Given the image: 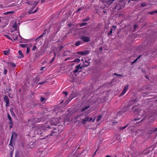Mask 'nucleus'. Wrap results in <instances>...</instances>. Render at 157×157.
<instances>
[{
	"label": "nucleus",
	"mask_w": 157,
	"mask_h": 157,
	"mask_svg": "<svg viewBox=\"0 0 157 157\" xmlns=\"http://www.w3.org/2000/svg\"><path fill=\"white\" fill-rule=\"evenodd\" d=\"M146 108L143 109H139L138 106L137 105H135L133 106L132 109L134 113L135 114L140 115L141 117H143V118L141 120L138 122L139 123H141V121H143L144 120H145L147 118V112H150V109H145Z\"/></svg>",
	"instance_id": "nucleus-1"
},
{
	"label": "nucleus",
	"mask_w": 157,
	"mask_h": 157,
	"mask_svg": "<svg viewBox=\"0 0 157 157\" xmlns=\"http://www.w3.org/2000/svg\"><path fill=\"white\" fill-rule=\"evenodd\" d=\"M69 113L73 114V118L71 119L72 123L76 125L78 124V106H73L71 109H68Z\"/></svg>",
	"instance_id": "nucleus-2"
},
{
	"label": "nucleus",
	"mask_w": 157,
	"mask_h": 157,
	"mask_svg": "<svg viewBox=\"0 0 157 157\" xmlns=\"http://www.w3.org/2000/svg\"><path fill=\"white\" fill-rule=\"evenodd\" d=\"M137 101V99H135L134 100H132L129 101L128 104L126 106H124L121 110L118 111L117 113V117L118 116H121L123 115L124 113L129 110L128 107Z\"/></svg>",
	"instance_id": "nucleus-3"
},
{
	"label": "nucleus",
	"mask_w": 157,
	"mask_h": 157,
	"mask_svg": "<svg viewBox=\"0 0 157 157\" xmlns=\"http://www.w3.org/2000/svg\"><path fill=\"white\" fill-rule=\"evenodd\" d=\"M38 2L34 1H29L27 2V3H28V5L31 6V7H30V9L29 11H28V13L29 14L34 13L38 11V8H36L35 10L33 11V10L36 6Z\"/></svg>",
	"instance_id": "nucleus-4"
},
{
	"label": "nucleus",
	"mask_w": 157,
	"mask_h": 157,
	"mask_svg": "<svg viewBox=\"0 0 157 157\" xmlns=\"http://www.w3.org/2000/svg\"><path fill=\"white\" fill-rule=\"evenodd\" d=\"M51 124L48 125L46 128H51L52 126H56L59 123V121L57 118H53L50 121Z\"/></svg>",
	"instance_id": "nucleus-5"
},
{
	"label": "nucleus",
	"mask_w": 157,
	"mask_h": 157,
	"mask_svg": "<svg viewBox=\"0 0 157 157\" xmlns=\"http://www.w3.org/2000/svg\"><path fill=\"white\" fill-rule=\"evenodd\" d=\"M81 61L83 63V66L84 67H87L90 64L89 62L86 60L85 58L82 57L81 59Z\"/></svg>",
	"instance_id": "nucleus-6"
},
{
	"label": "nucleus",
	"mask_w": 157,
	"mask_h": 157,
	"mask_svg": "<svg viewBox=\"0 0 157 157\" xmlns=\"http://www.w3.org/2000/svg\"><path fill=\"white\" fill-rule=\"evenodd\" d=\"M146 151V150H144L143 152L139 153L138 155L136 156V157H143L145 155L149 153V152H147Z\"/></svg>",
	"instance_id": "nucleus-7"
},
{
	"label": "nucleus",
	"mask_w": 157,
	"mask_h": 157,
	"mask_svg": "<svg viewBox=\"0 0 157 157\" xmlns=\"http://www.w3.org/2000/svg\"><path fill=\"white\" fill-rule=\"evenodd\" d=\"M18 136V135L15 132H13L12 133V135L11 139L13 140V141L15 140L17 137Z\"/></svg>",
	"instance_id": "nucleus-8"
},
{
	"label": "nucleus",
	"mask_w": 157,
	"mask_h": 157,
	"mask_svg": "<svg viewBox=\"0 0 157 157\" xmlns=\"http://www.w3.org/2000/svg\"><path fill=\"white\" fill-rule=\"evenodd\" d=\"M18 36H20L19 32H16L15 33H14L12 36L14 41H15L17 39Z\"/></svg>",
	"instance_id": "nucleus-9"
},
{
	"label": "nucleus",
	"mask_w": 157,
	"mask_h": 157,
	"mask_svg": "<svg viewBox=\"0 0 157 157\" xmlns=\"http://www.w3.org/2000/svg\"><path fill=\"white\" fill-rule=\"evenodd\" d=\"M80 38L82 41L85 42H87L90 41V37H89L84 36Z\"/></svg>",
	"instance_id": "nucleus-10"
},
{
	"label": "nucleus",
	"mask_w": 157,
	"mask_h": 157,
	"mask_svg": "<svg viewBox=\"0 0 157 157\" xmlns=\"http://www.w3.org/2000/svg\"><path fill=\"white\" fill-rule=\"evenodd\" d=\"M90 53V51L88 50H86L84 51L79 52V55H86Z\"/></svg>",
	"instance_id": "nucleus-11"
},
{
	"label": "nucleus",
	"mask_w": 157,
	"mask_h": 157,
	"mask_svg": "<svg viewBox=\"0 0 157 157\" xmlns=\"http://www.w3.org/2000/svg\"><path fill=\"white\" fill-rule=\"evenodd\" d=\"M44 120V118L43 117H40L39 118L36 117L34 120L36 123L43 121Z\"/></svg>",
	"instance_id": "nucleus-12"
},
{
	"label": "nucleus",
	"mask_w": 157,
	"mask_h": 157,
	"mask_svg": "<svg viewBox=\"0 0 157 157\" xmlns=\"http://www.w3.org/2000/svg\"><path fill=\"white\" fill-rule=\"evenodd\" d=\"M157 131V128H152L151 130L149 131L148 132V134H152L155 133V132Z\"/></svg>",
	"instance_id": "nucleus-13"
},
{
	"label": "nucleus",
	"mask_w": 157,
	"mask_h": 157,
	"mask_svg": "<svg viewBox=\"0 0 157 157\" xmlns=\"http://www.w3.org/2000/svg\"><path fill=\"white\" fill-rule=\"evenodd\" d=\"M72 99H67L62 104L63 106L64 107L66 106L71 100Z\"/></svg>",
	"instance_id": "nucleus-14"
},
{
	"label": "nucleus",
	"mask_w": 157,
	"mask_h": 157,
	"mask_svg": "<svg viewBox=\"0 0 157 157\" xmlns=\"http://www.w3.org/2000/svg\"><path fill=\"white\" fill-rule=\"evenodd\" d=\"M46 31H47V30L46 29L44 31L43 33H42L41 35L38 37L36 38L35 39V41H39V39L40 38L44 36V35L46 34Z\"/></svg>",
	"instance_id": "nucleus-15"
},
{
	"label": "nucleus",
	"mask_w": 157,
	"mask_h": 157,
	"mask_svg": "<svg viewBox=\"0 0 157 157\" xmlns=\"http://www.w3.org/2000/svg\"><path fill=\"white\" fill-rule=\"evenodd\" d=\"M115 0H105V2L108 5H111Z\"/></svg>",
	"instance_id": "nucleus-16"
},
{
	"label": "nucleus",
	"mask_w": 157,
	"mask_h": 157,
	"mask_svg": "<svg viewBox=\"0 0 157 157\" xmlns=\"http://www.w3.org/2000/svg\"><path fill=\"white\" fill-rule=\"evenodd\" d=\"M90 117H86L84 118V119H83L82 120V122L83 124H85L86 121H89Z\"/></svg>",
	"instance_id": "nucleus-17"
},
{
	"label": "nucleus",
	"mask_w": 157,
	"mask_h": 157,
	"mask_svg": "<svg viewBox=\"0 0 157 157\" xmlns=\"http://www.w3.org/2000/svg\"><path fill=\"white\" fill-rule=\"evenodd\" d=\"M19 55L18 58L21 59L24 57V55L22 53V51L21 50H19L18 52Z\"/></svg>",
	"instance_id": "nucleus-18"
},
{
	"label": "nucleus",
	"mask_w": 157,
	"mask_h": 157,
	"mask_svg": "<svg viewBox=\"0 0 157 157\" xmlns=\"http://www.w3.org/2000/svg\"><path fill=\"white\" fill-rule=\"evenodd\" d=\"M4 101L6 102V106H8L9 105V99H4Z\"/></svg>",
	"instance_id": "nucleus-19"
},
{
	"label": "nucleus",
	"mask_w": 157,
	"mask_h": 157,
	"mask_svg": "<svg viewBox=\"0 0 157 157\" xmlns=\"http://www.w3.org/2000/svg\"><path fill=\"white\" fill-rule=\"evenodd\" d=\"M90 106V105H87L86 106L84 107H83L81 109V111L82 112H83L84 111H85L86 109H88V108H89Z\"/></svg>",
	"instance_id": "nucleus-20"
},
{
	"label": "nucleus",
	"mask_w": 157,
	"mask_h": 157,
	"mask_svg": "<svg viewBox=\"0 0 157 157\" xmlns=\"http://www.w3.org/2000/svg\"><path fill=\"white\" fill-rule=\"evenodd\" d=\"M10 112L11 113V114L14 116V117H15L16 116V115L15 114L14 112L13 111V109H11L10 110Z\"/></svg>",
	"instance_id": "nucleus-21"
},
{
	"label": "nucleus",
	"mask_w": 157,
	"mask_h": 157,
	"mask_svg": "<svg viewBox=\"0 0 157 157\" xmlns=\"http://www.w3.org/2000/svg\"><path fill=\"white\" fill-rule=\"evenodd\" d=\"M126 90H124V89H123V91L121 93V94L119 96V97H121V96H122V95H123L126 92Z\"/></svg>",
	"instance_id": "nucleus-22"
},
{
	"label": "nucleus",
	"mask_w": 157,
	"mask_h": 157,
	"mask_svg": "<svg viewBox=\"0 0 157 157\" xmlns=\"http://www.w3.org/2000/svg\"><path fill=\"white\" fill-rule=\"evenodd\" d=\"M128 124H128L127 125H125L124 127H120L119 128V130H123L124 129L128 126Z\"/></svg>",
	"instance_id": "nucleus-23"
},
{
	"label": "nucleus",
	"mask_w": 157,
	"mask_h": 157,
	"mask_svg": "<svg viewBox=\"0 0 157 157\" xmlns=\"http://www.w3.org/2000/svg\"><path fill=\"white\" fill-rule=\"evenodd\" d=\"M10 51L9 50L4 51H3V54L6 55H8L10 53Z\"/></svg>",
	"instance_id": "nucleus-24"
},
{
	"label": "nucleus",
	"mask_w": 157,
	"mask_h": 157,
	"mask_svg": "<svg viewBox=\"0 0 157 157\" xmlns=\"http://www.w3.org/2000/svg\"><path fill=\"white\" fill-rule=\"evenodd\" d=\"M12 27L15 30H17V25L16 22L13 25Z\"/></svg>",
	"instance_id": "nucleus-25"
},
{
	"label": "nucleus",
	"mask_w": 157,
	"mask_h": 157,
	"mask_svg": "<svg viewBox=\"0 0 157 157\" xmlns=\"http://www.w3.org/2000/svg\"><path fill=\"white\" fill-rule=\"evenodd\" d=\"M90 19V17H86L85 18V19H83L82 21H88Z\"/></svg>",
	"instance_id": "nucleus-26"
},
{
	"label": "nucleus",
	"mask_w": 157,
	"mask_h": 157,
	"mask_svg": "<svg viewBox=\"0 0 157 157\" xmlns=\"http://www.w3.org/2000/svg\"><path fill=\"white\" fill-rule=\"evenodd\" d=\"M54 57H53L52 59L50 60V63H52V62H53L54 60V59H55V57L56 56V53L55 52L54 53Z\"/></svg>",
	"instance_id": "nucleus-27"
},
{
	"label": "nucleus",
	"mask_w": 157,
	"mask_h": 157,
	"mask_svg": "<svg viewBox=\"0 0 157 157\" xmlns=\"http://www.w3.org/2000/svg\"><path fill=\"white\" fill-rule=\"evenodd\" d=\"M102 117V115H99L97 119V121H100Z\"/></svg>",
	"instance_id": "nucleus-28"
},
{
	"label": "nucleus",
	"mask_w": 157,
	"mask_h": 157,
	"mask_svg": "<svg viewBox=\"0 0 157 157\" xmlns=\"http://www.w3.org/2000/svg\"><path fill=\"white\" fill-rule=\"evenodd\" d=\"M13 140H12L11 139H10V142L9 144V145L12 147H13Z\"/></svg>",
	"instance_id": "nucleus-29"
},
{
	"label": "nucleus",
	"mask_w": 157,
	"mask_h": 157,
	"mask_svg": "<svg viewBox=\"0 0 157 157\" xmlns=\"http://www.w3.org/2000/svg\"><path fill=\"white\" fill-rule=\"evenodd\" d=\"M76 69L73 71V73H76L78 71V65L76 66Z\"/></svg>",
	"instance_id": "nucleus-30"
},
{
	"label": "nucleus",
	"mask_w": 157,
	"mask_h": 157,
	"mask_svg": "<svg viewBox=\"0 0 157 157\" xmlns=\"http://www.w3.org/2000/svg\"><path fill=\"white\" fill-rule=\"evenodd\" d=\"M87 24V23L84 22V23H82L79 24V25L80 27H82L83 26L86 25Z\"/></svg>",
	"instance_id": "nucleus-31"
},
{
	"label": "nucleus",
	"mask_w": 157,
	"mask_h": 157,
	"mask_svg": "<svg viewBox=\"0 0 157 157\" xmlns=\"http://www.w3.org/2000/svg\"><path fill=\"white\" fill-rule=\"evenodd\" d=\"M112 31L113 29L111 28V30L109 31V32L108 33L107 35L108 36H109L110 35H111L112 33Z\"/></svg>",
	"instance_id": "nucleus-32"
},
{
	"label": "nucleus",
	"mask_w": 157,
	"mask_h": 157,
	"mask_svg": "<svg viewBox=\"0 0 157 157\" xmlns=\"http://www.w3.org/2000/svg\"><path fill=\"white\" fill-rule=\"evenodd\" d=\"M147 94L146 93H143L142 94L141 96L144 97H147V96H146Z\"/></svg>",
	"instance_id": "nucleus-33"
},
{
	"label": "nucleus",
	"mask_w": 157,
	"mask_h": 157,
	"mask_svg": "<svg viewBox=\"0 0 157 157\" xmlns=\"http://www.w3.org/2000/svg\"><path fill=\"white\" fill-rule=\"evenodd\" d=\"M10 64L11 66H13V67H16V64L14 63H10Z\"/></svg>",
	"instance_id": "nucleus-34"
},
{
	"label": "nucleus",
	"mask_w": 157,
	"mask_h": 157,
	"mask_svg": "<svg viewBox=\"0 0 157 157\" xmlns=\"http://www.w3.org/2000/svg\"><path fill=\"white\" fill-rule=\"evenodd\" d=\"M7 117L10 121L12 120V118L9 114H8Z\"/></svg>",
	"instance_id": "nucleus-35"
},
{
	"label": "nucleus",
	"mask_w": 157,
	"mask_h": 157,
	"mask_svg": "<svg viewBox=\"0 0 157 157\" xmlns=\"http://www.w3.org/2000/svg\"><path fill=\"white\" fill-rule=\"evenodd\" d=\"M26 46V44H20V46L23 48L25 47Z\"/></svg>",
	"instance_id": "nucleus-36"
},
{
	"label": "nucleus",
	"mask_w": 157,
	"mask_h": 157,
	"mask_svg": "<svg viewBox=\"0 0 157 157\" xmlns=\"http://www.w3.org/2000/svg\"><path fill=\"white\" fill-rule=\"evenodd\" d=\"M13 12H11V11H8V12H7L6 13H4V14H5V15H7V14H10V13H12Z\"/></svg>",
	"instance_id": "nucleus-37"
},
{
	"label": "nucleus",
	"mask_w": 157,
	"mask_h": 157,
	"mask_svg": "<svg viewBox=\"0 0 157 157\" xmlns=\"http://www.w3.org/2000/svg\"><path fill=\"white\" fill-rule=\"evenodd\" d=\"M128 87V85H125L124 86V89L126 90H127Z\"/></svg>",
	"instance_id": "nucleus-38"
},
{
	"label": "nucleus",
	"mask_w": 157,
	"mask_h": 157,
	"mask_svg": "<svg viewBox=\"0 0 157 157\" xmlns=\"http://www.w3.org/2000/svg\"><path fill=\"white\" fill-rule=\"evenodd\" d=\"M155 13H156V12H155V11L150 12H149V14L151 15H152L154 14Z\"/></svg>",
	"instance_id": "nucleus-39"
},
{
	"label": "nucleus",
	"mask_w": 157,
	"mask_h": 157,
	"mask_svg": "<svg viewBox=\"0 0 157 157\" xmlns=\"http://www.w3.org/2000/svg\"><path fill=\"white\" fill-rule=\"evenodd\" d=\"M55 133V132L53 131H52L51 132V133L49 135H48V136H52L54 135L55 134H54Z\"/></svg>",
	"instance_id": "nucleus-40"
},
{
	"label": "nucleus",
	"mask_w": 157,
	"mask_h": 157,
	"mask_svg": "<svg viewBox=\"0 0 157 157\" xmlns=\"http://www.w3.org/2000/svg\"><path fill=\"white\" fill-rule=\"evenodd\" d=\"M141 118H142L141 117H139L138 118H136L135 119H134L133 120V121H137L139 120Z\"/></svg>",
	"instance_id": "nucleus-41"
},
{
	"label": "nucleus",
	"mask_w": 157,
	"mask_h": 157,
	"mask_svg": "<svg viewBox=\"0 0 157 157\" xmlns=\"http://www.w3.org/2000/svg\"><path fill=\"white\" fill-rule=\"evenodd\" d=\"M94 120H95V118L94 120H93L92 118L90 117L89 121H92V122H93L94 121Z\"/></svg>",
	"instance_id": "nucleus-42"
},
{
	"label": "nucleus",
	"mask_w": 157,
	"mask_h": 157,
	"mask_svg": "<svg viewBox=\"0 0 157 157\" xmlns=\"http://www.w3.org/2000/svg\"><path fill=\"white\" fill-rule=\"evenodd\" d=\"M6 36L9 39L11 40L12 41H13V40L11 38V37L8 35H6Z\"/></svg>",
	"instance_id": "nucleus-43"
},
{
	"label": "nucleus",
	"mask_w": 157,
	"mask_h": 157,
	"mask_svg": "<svg viewBox=\"0 0 157 157\" xmlns=\"http://www.w3.org/2000/svg\"><path fill=\"white\" fill-rule=\"evenodd\" d=\"M29 48H28V47H27V50L26 52V53H28L29 51Z\"/></svg>",
	"instance_id": "nucleus-44"
},
{
	"label": "nucleus",
	"mask_w": 157,
	"mask_h": 157,
	"mask_svg": "<svg viewBox=\"0 0 157 157\" xmlns=\"http://www.w3.org/2000/svg\"><path fill=\"white\" fill-rule=\"evenodd\" d=\"M7 72V70L6 69H4V74H6Z\"/></svg>",
	"instance_id": "nucleus-45"
},
{
	"label": "nucleus",
	"mask_w": 157,
	"mask_h": 157,
	"mask_svg": "<svg viewBox=\"0 0 157 157\" xmlns=\"http://www.w3.org/2000/svg\"><path fill=\"white\" fill-rule=\"evenodd\" d=\"M47 99H40V101L41 102H43L46 101Z\"/></svg>",
	"instance_id": "nucleus-46"
},
{
	"label": "nucleus",
	"mask_w": 157,
	"mask_h": 157,
	"mask_svg": "<svg viewBox=\"0 0 157 157\" xmlns=\"http://www.w3.org/2000/svg\"><path fill=\"white\" fill-rule=\"evenodd\" d=\"M138 27V25H134V29H136Z\"/></svg>",
	"instance_id": "nucleus-47"
},
{
	"label": "nucleus",
	"mask_w": 157,
	"mask_h": 157,
	"mask_svg": "<svg viewBox=\"0 0 157 157\" xmlns=\"http://www.w3.org/2000/svg\"><path fill=\"white\" fill-rule=\"evenodd\" d=\"M36 46L34 45V46H33V49H32V50H33V51H34V50H35V49H36Z\"/></svg>",
	"instance_id": "nucleus-48"
},
{
	"label": "nucleus",
	"mask_w": 157,
	"mask_h": 157,
	"mask_svg": "<svg viewBox=\"0 0 157 157\" xmlns=\"http://www.w3.org/2000/svg\"><path fill=\"white\" fill-rule=\"evenodd\" d=\"M67 91H64L63 92V94L65 95V96H67Z\"/></svg>",
	"instance_id": "nucleus-49"
},
{
	"label": "nucleus",
	"mask_w": 157,
	"mask_h": 157,
	"mask_svg": "<svg viewBox=\"0 0 157 157\" xmlns=\"http://www.w3.org/2000/svg\"><path fill=\"white\" fill-rule=\"evenodd\" d=\"M10 122H9V123L11 125H13V122L12 120L10 121Z\"/></svg>",
	"instance_id": "nucleus-50"
},
{
	"label": "nucleus",
	"mask_w": 157,
	"mask_h": 157,
	"mask_svg": "<svg viewBox=\"0 0 157 157\" xmlns=\"http://www.w3.org/2000/svg\"><path fill=\"white\" fill-rule=\"evenodd\" d=\"M114 75H117L118 76H121V75H120V74H117L116 73H114Z\"/></svg>",
	"instance_id": "nucleus-51"
},
{
	"label": "nucleus",
	"mask_w": 157,
	"mask_h": 157,
	"mask_svg": "<svg viewBox=\"0 0 157 157\" xmlns=\"http://www.w3.org/2000/svg\"><path fill=\"white\" fill-rule=\"evenodd\" d=\"M13 151H11L10 152V156H11L12 157V155L13 154Z\"/></svg>",
	"instance_id": "nucleus-52"
},
{
	"label": "nucleus",
	"mask_w": 157,
	"mask_h": 157,
	"mask_svg": "<svg viewBox=\"0 0 157 157\" xmlns=\"http://www.w3.org/2000/svg\"><path fill=\"white\" fill-rule=\"evenodd\" d=\"M75 45L76 46H78V41L75 44Z\"/></svg>",
	"instance_id": "nucleus-53"
},
{
	"label": "nucleus",
	"mask_w": 157,
	"mask_h": 157,
	"mask_svg": "<svg viewBox=\"0 0 157 157\" xmlns=\"http://www.w3.org/2000/svg\"><path fill=\"white\" fill-rule=\"evenodd\" d=\"M45 82H39L38 83V84H39V85H41L44 83H45Z\"/></svg>",
	"instance_id": "nucleus-54"
},
{
	"label": "nucleus",
	"mask_w": 157,
	"mask_h": 157,
	"mask_svg": "<svg viewBox=\"0 0 157 157\" xmlns=\"http://www.w3.org/2000/svg\"><path fill=\"white\" fill-rule=\"evenodd\" d=\"M98 149H97L96 150V151L94 152V155H93V156H94L96 155V152H97V151H98Z\"/></svg>",
	"instance_id": "nucleus-55"
},
{
	"label": "nucleus",
	"mask_w": 157,
	"mask_h": 157,
	"mask_svg": "<svg viewBox=\"0 0 157 157\" xmlns=\"http://www.w3.org/2000/svg\"><path fill=\"white\" fill-rule=\"evenodd\" d=\"M63 48V47L62 46H60L59 48V49L60 50H61V49H62V48Z\"/></svg>",
	"instance_id": "nucleus-56"
},
{
	"label": "nucleus",
	"mask_w": 157,
	"mask_h": 157,
	"mask_svg": "<svg viewBox=\"0 0 157 157\" xmlns=\"http://www.w3.org/2000/svg\"><path fill=\"white\" fill-rule=\"evenodd\" d=\"M13 126V125L10 124V125L9 126L10 128H12Z\"/></svg>",
	"instance_id": "nucleus-57"
},
{
	"label": "nucleus",
	"mask_w": 157,
	"mask_h": 157,
	"mask_svg": "<svg viewBox=\"0 0 157 157\" xmlns=\"http://www.w3.org/2000/svg\"><path fill=\"white\" fill-rule=\"evenodd\" d=\"M145 6L144 5V4L143 3H142L141 4V7H143V6Z\"/></svg>",
	"instance_id": "nucleus-58"
},
{
	"label": "nucleus",
	"mask_w": 157,
	"mask_h": 157,
	"mask_svg": "<svg viewBox=\"0 0 157 157\" xmlns=\"http://www.w3.org/2000/svg\"><path fill=\"white\" fill-rule=\"evenodd\" d=\"M45 68L44 67H42L41 68H40V70L41 71H42V70H44V69Z\"/></svg>",
	"instance_id": "nucleus-59"
},
{
	"label": "nucleus",
	"mask_w": 157,
	"mask_h": 157,
	"mask_svg": "<svg viewBox=\"0 0 157 157\" xmlns=\"http://www.w3.org/2000/svg\"><path fill=\"white\" fill-rule=\"evenodd\" d=\"M45 0H41V3H43L44 1Z\"/></svg>",
	"instance_id": "nucleus-60"
},
{
	"label": "nucleus",
	"mask_w": 157,
	"mask_h": 157,
	"mask_svg": "<svg viewBox=\"0 0 157 157\" xmlns=\"http://www.w3.org/2000/svg\"><path fill=\"white\" fill-rule=\"evenodd\" d=\"M3 18V17H0V22H1V19Z\"/></svg>",
	"instance_id": "nucleus-61"
},
{
	"label": "nucleus",
	"mask_w": 157,
	"mask_h": 157,
	"mask_svg": "<svg viewBox=\"0 0 157 157\" xmlns=\"http://www.w3.org/2000/svg\"><path fill=\"white\" fill-rule=\"evenodd\" d=\"M112 27L114 29H116L117 28L116 26H114V25H113Z\"/></svg>",
	"instance_id": "nucleus-62"
},
{
	"label": "nucleus",
	"mask_w": 157,
	"mask_h": 157,
	"mask_svg": "<svg viewBox=\"0 0 157 157\" xmlns=\"http://www.w3.org/2000/svg\"><path fill=\"white\" fill-rule=\"evenodd\" d=\"M102 12L104 13H107V12L105 10H103Z\"/></svg>",
	"instance_id": "nucleus-63"
},
{
	"label": "nucleus",
	"mask_w": 157,
	"mask_h": 157,
	"mask_svg": "<svg viewBox=\"0 0 157 157\" xmlns=\"http://www.w3.org/2000/svg\"><path fill=\"white\" fill-rule=\"evenodd\" d=\"M105 157H111V156L109 155H107Z\"/></svg>",
	"instance_id": "nucleus-64"
}]
</instances>
